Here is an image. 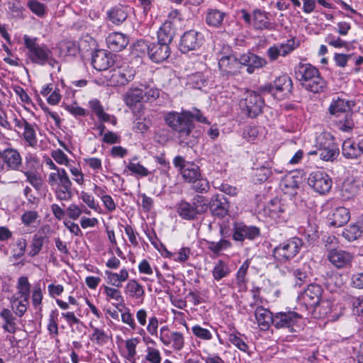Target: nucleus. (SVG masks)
<instances>
[{
  "instance_id": "1",
  "label": "nucleus",
  "mask_w": 363,
  "mask_h": 363,
  "mask_svg": "<svg viewBox=\"0 0 363 363\" xmlns=\"http://www.w3.org/2000/svg\"><path fill=\"white\" fill-rule=\"evenodd\" d=\"M166 124L178 135L179 144L182 147H193L198 143L196 137L192 134L194 128L193 120L200 123H207V119L198 109L182 110L179 113L170 111L164 117Z\"/></svg>"
},
{
  "instance_id": "2",
  "label": "nucleus",
  "mask_w": 363,
  "mask_h": 363,
  "mask_svg": "<svg viewBox=\"0 0 363 363\" xmlns=\"http://www.w3.org/2000/svg\"><path fill=\"white\" fill-rule=\"evenodd\" d=\"M295 74L302 87L308 91L320 93L326 88L318 69L310 64H299Z\"/></svg>"
},
{
  "instance_id": "3",
  "label": "nucleus",
  "mask_w": 363,
  "mask_h": 363,
  "mask_svg": "<svg viewBox=\"0 0 363 363\" xmlns=\"http://www.w3.org/2000/svg\"><path fill=\"white\" fill-rule=\"evenodd\" d=\"M23 41L28 50L27 56L32 62L41 66L48 64L51 67H55L59 64L52 57V51L46 45L38 44L35 38L24 35Z\"/></svg>"
},
{
  "instance_id": "4",
  "label": "nucleus",
  "mask_w": 363,
  "mask_h": 363,
  "mask_svg": "<svg viewBox=\"0 0 363 363\" xmlns=\"http://www.w3.org/2000/svg\"><path fill=\"white\" fill-rule=\"evenodd\" d=\"M303 245L301 239L294 237L276 246L272 250V255L277 262L284 264L294 259Z\"/></svg>"
},
{
  "instance_id": "5",
  "label": "nucleus",
  "mask_w": 363,
  "mask_h": 363,
  "mask_svg": "<svg viewBox=\"0 0 363 363\" xmlns=\"http://www.w3.org/2000/svg\"><path fill=\"white\" fill-rule=\"evenodd\" d=\"M242 112L251 118H255L262 113L264 101L259 94L247 91L245 97L240 101Z\"/></svg>"
},
{
  "instance_id": "6",
  "label": "nucleus",
  "mask_w": 363,
  "mask_h": 363,
  "mask_svg": "<svg viewBox=\"0 0 363 363\" xmlns=\"http://www.w3.org/2000/svg\"><path fill=\"white\" fill-rule=\"evenodd\" d=\"M135 50L145 52L147 50L150 58L155 62L167 60L170 55L169 46L160 42L147 44L145 40H139L135 45Z\"/></svg>"
},
{
  "instance_id": "7",
  "label": "nucleus",
  "mask_w": 363,
  "mask_h": 363,
  "mask_svg": "<svg viewBox=\"0 0 363 363\" xmlns=\"http://www.w3.org/2000/svg\"><path fill=\"white\" fill-rule=\"evenodd\" d=\"M308 184L315 191L325 194L330 190L333 182L327 173L318 170L310 174Z\"/></svg>"
},
{
  "instance_id": "8",
  "label": "nucleus",
  "mask_w": 363,
  "mask_h": 363,
  "mask_svg": "<svg viewBox=\"0 0 363 363\" xmlns=\"http://www.w3.org/2000/svg\"><path fill=\"white\" fill-rule=\"evenodd\" d=\"M135 72L132 69L117 68L110 70L104 77L111 86H124L134 78Z\"/></svg>"
},
{
  "instance_id": "9",
  "label": "nucleus",
  "mask_w": 363,
  "mask_h": 363,
  "mask_svg": "<svg viewBox=\"0 0 363 363\" xmlns=\"http://www.w3.org/2000/svg\"><path fill=\"white\" fill-rule=\"evenodd\" d=\"M322 293L323 289L320 285L309 284L298 296V299L307 308H312V307L319 303Z\"/></svg>"
},
{
  "instance_id": "10",
  "label": "nucleus",
  "mask_w": 363,
  "mask_h": 363,
  "mask_svg": "<svg viewBox=\"0 0 363 363\" xmlns=\"http://www.w3.org/2000/svg\"><path fill=\"white\" fill-rule=\"evenodd\" d=\"M300 318V315L294 311L279 312L274 315L273 325L276 328H286L289 333H294V326Z\"/></svg>"
},
{
  "instance_id": "11",
  "label": "nucleus",
  "mask_w": 363,
  "mask_h": 363,
  "mask_svg": "<svg viewBox=\"0 0 363 363\" xmlns=\"http://www.w3.org/2000/svg\"><path fill=\"white\" fill-rule=\"evenodd\" d=\"M91 64L99 71H106L114 64L113 55L105 50H98L92 55Z\"/></svg>"
},
{
  "instance_id": "12",
  "label": "nucleus",
  "mask_w": 363,
  "mask_h": 363,
  "mask_svg": "<svg viewBox=\"0 0 363 363\" xmlns=\"http://www.w3.org/2000/svg\"><path fill=\"white\" fill-rule=\"evenodd\" d=\"M218 67L223 76L229 77L240 72V65L235 56L227 55L219 60Z\"/></svg>"
},
{
  "instance_id": "13",
  "label": "nucleus",
  "mask_w": 363,
  "mask_h": 363,
  "mask_svg": "<svg viewBox=\"0 0 363 363\" xmlns=\"http://www.w3.org/2000/svg\"><path fill=\"white\" fill-rule=\"evenodd\" d=\"M233 238L237 241H243L245 239L254 240L260 234L258 228L251 225L247 226L242 223H237L234 224Z\"/></svg>"
},
{
  "instance_id": "14",
  "label": "nucleus",
  "mask_w": 363,
  "mask_h": 363,
  "mask_svg": "<svg viewBox=\"0 0 363 363\" xmlns=\"http://www.w3.org/2000/svg\"><path fill=\"white\" fill-rule=\"evenodd\" d=\"M201 42V34L194 30L185 32L181 38L179 43L180 50L185 53L196 50L200 46Z\"/></svg>"
},
{
  "instance_id": "15",
  "label": "nucleus",
  "mask_w": 363,
  "mask_h": 363,
  "mask_svg": "<svg viewBox=\"0 0 363 363\" xmlns=\"http://www.w3.org/2000/svg\"><path fill=\"white\" fill-rule=\"evenodd\" d=\"M328 259L337 268H345L350 266L353 255L344 250L333 249L329 251Z\"/></svg>"
},
{
  "instance_id": "16",
  "label": "nucleus",
  "mask_w": 363,
  "mask_h": 363,
  "mask_svg": "<svg viewBox=\"0 0 363 363\" xmlns=\"http://www.w3.org/2000/svg\"><path fill=\"white\" fill-rule=\"evenodd\" d=\"M209 208L213 216L220 218H224L228 214L229 203L224 196L216 195L208 202Z\"/></svg>"
},
{
  "instance_id": "17",
  "label": "nucleus",
  "mask_w": 363,
  "mask_h": 363,
  "mask_svg": "<svg viewBox=\"0 0 363 363\" xmlns=\"http://www.w3.org/2000/svg\"><path fill=\"white\" fill-rule=\"evenodd\" d=\"M1 159L8 169L18 170L22 165V159L18 151L14 148L9 147L1 152Z\"/></svg>"
},
{
  "instance_id": "18",
  "label": "nucleus",
  "mask_w": 363,
  "mask_h": 363,
  "mask_svg": "<svg viewBox=\"0 0 363 363\" xmlns=\"http://www.w3.org/2000/svg\"><path fill=\"white\" fill-rule=\"evenodd\" d=\"M354 116V113L351 110L345 113V114H342L340 116H335V118L330 122L339 130L342 132H350L355 125Z\"/></svg>"
},
{
  "instance_id": "19",
  "label": "nucleus",
  "mask_w": 363,
  "mask_h": 363,
  "mask_svg": "<svg viewBox=\"0 0 363 363\" xmlns=\"http://www.w3.org/2000/svg\"><path fill=\"white\" fill-rule=\"evenodd\" d=\"M354 106V103L350 101H345L344 99H337L334 100L328 108L329 120H333L335 116H340L342 114L351 111L352 107Z\"/></svg>"
},
{
  "instance_id": "20",
  "label": "nucleus",
  "mask_w": 363,
  "mask_h": 363,
  "mask_svg": "<svg viewBox=\"0 0 363 363\" xmlns=\"http://www.w3.org/2000/svg\"><path fill=\"white\" fill-rule=\"evenodd\" d=\"M106 43L109 49L118 52L123 50L128 45V38L122 33H112L107 36Z\"/></svg>"
},
{
  "instance_id": "21",
  "label": "nucleus",
  "mask_w": 363,
  "mask_h": 363,
  "mask_svg": "<svg viewBox=\"0 0 363 363\" xmlns=\"http://www.w3.org/2000/svg\"><path fill=\"white\" fill-rule=\"evenodd\" d=\"M128 16V7L122 4L116 5L107 11L108 19L116 26L123 23Z\"/></svg>"
},
{
  "instance_id": "22",
  "label": "nucleus",
  "mask_w": 363,
  "mask_h": 363,
  "mask_svg": "<svg viewBox=\"0 0 363 363\" xmlns=\"http://www.w3.org/2000/svg\"><path fill=\"white\" fill-rule=\"evenodd\" d=\"M255 316L259 327L262 330H267L271 324H273L274 315H272L269 310L262 306L256 308Z\"/></svg>"
},
{
  "instance_id": "23",
  "label": "nucleus",
  "mask_w": 363,
  "mask_h": 363,
  "mask_svg": "<svg viewBox=\"0 0 363 363\" xmlns=\"http://www.w3.org/2000/svg\"><path fill=\"white\" fill-rule=\"evenodd\" d=\"M174 35V29L172 22L170 20H167L157 31V41L169 45L172 41Z\"/></svg>"
},
{
  "instance_id": "24",
  "label": "nucleus",
  "mask_w": 363,
  "mask_h": 363,
  "mask_svg": "<svg viewBox=\"0 0 363 363\" xmlns=\"http://www.w3.org/2000/svg\"><path fill=\"white\" fill-rule=\"evenodd\" d=\"M48 182L52 186L55 185H57V186L72 185L67 172L64 169L51 172L49 174Z\"/></svg>"
},
{
  "instance_id": "25",
  "label": "nucleus",
  "mask_w": 363,
  "mask_h": 363,
  "mask_svg": "<svg viewBox=\"0 0 363 363\" xmlns=\"http://www.w3.org/2000/svg\"><path fill=\"white\" fill-rule=\"evenodd\" d=\"M89 106L101 121L111 122L113 125L116 124V118L104 112V108L98 99L90 101Z\"/></svg>"
},
{
  "instance_id": "26",
  "label": "nucleus",
  "mask_w": 363,
  "mask_h": 363,
  "mask_svg": "<svg viewBox=\"0 0 363 363\" xmlns=\"http://www.w3.org/2000/svg\"><path fill=\"white\" fill-rule=\"evenodd\" d=\"M330 224L335 227H340L347 223L350 220V212L345 207L337 208L330 218Z\"/></svg>"
},
{
  "instance_id": "27",
  "label": "nucleus",
  "mask_w": 363,
  "mask_h": 363,
  "mask_svg": "<svg viewBox=\"0 0 363 363\" xmlns=\"http://www.w3.org/2000/svg\"><path fill=\"white\" fill-rule=\"evenodd\" d=\"M277 92H283L284 95H288L291 92L293 83L291 79L286 74L278 77L273 82Z\"/></svg>"
},
{
  "instance_id": "28",
  "label": "nucleus",
  "mask_w": 363,
  "mask_h": 363,
  "mask_svg": "<svg viewBox=\"0 0 363 363\" xmlns=\"http://www.w3.org/2000/svg\"><path fill=\"white\" fill-rule=\"evenodd\" d=\"M253 27L256 30H264L270 28V23L268 21L267 13L255 9L253 11Z\"/></svg>"
},
{
  "instance_id": "29",
  "label": "nucleus",
  "mask_w": 363,
  "mask_h": 363,
  "mask_svg": "<svg viewBox=\"0 0 363 363\" xmlns=\"http://www.w3.org/2000/svg\"><path fill=\"white\" fill-rule=\"evenodd\" d=\"M177 213L179 216L186 220H194L199 215L191 203L182 201L178 206Z\"/></svg>"
},
{
  "instance_id": "30",
  "label": "nucleus",
  "mask_w": 363,
  "mask_h": 363,
  "mask_svg": "<svg viewBox=\"0 0 363 363\" xmlns=\"http://www.w3.org/2000/svg\"><path fill=\"white\" fill-rule=\"evenodd\" d=\"M180 173L185 182L188 183L195 182V179L201 177L199 167L191 162L186 164V167Z\"/></svg>"
},
{
  "instance_id": "31",
  "label": "nucleus",
  "mask_w": 363,
  "mask_h": 363,
  "mask_svg": "<svg viewBox=\"0 0 363 363\" xmlns=\"http://www.w3.org/2000/svg\"><path fill=\"white\" fill-rule=\"evenodd\" d=\"M0 316L4 320L3 328L5 331L10 333H15L16 330V324L15 317L9 309L4 308L0 313Z\"/></svg>"
},
{
  "instance_id": "32",
  "label": "nucleus",
  "mask_w": 363,
  "mask_h": 363,
  "mask_svg": "<svg viewBox=\"0 0 363 363\" xmlns=\"http://www.w3.org/2000/svg\"><path fill=\"white\" fill-rule=\"evenodd\" d=\"M22 126H23L24 129V132L23 133V139L29 146L33 147H35L37 145L38 140L33 125L29 123L27 121L23 119Z\"/></svg>"
},
{
  "instance_id": "33",
  "label": "nucleus",
  "mask_w": 363,
  "mask_h": 363,
  "mask_svg": "<svg viewBox=\"0 0 363 363\" xmlns=\"http://www.w3.org/2000/svg\"><path fill=\"white\" fill-rule=\"evenodd\" d=\"M225 16L224 12L218 9H210L207 13L206 21L209 26L219 27L222 24Z\"/></svg>"
},
{
  "instance_id": "34",
  "label": "nucleus",
  "mask_w": 363,
  "mask_h": 363,
  "mask_svg": "<svg viewBox=\"0 0 363 363\" xmlns=\"http://www.w3.org/2000/svg\"><path fill=\"white\" fill-rule=\"evenodd\" d=\"M332 303L328 300H320L319 303L312 307L313 313L317 318H323L331 313Z\"/></svg>"
},
{
  "instance_id": "35",
  "label": "nucleus",
  "mask_w": 363,
  "mask_h": 363,
  "mask_svg": "<svg viewBox=\"0 0 363 363\" xmlns=\"http://www.w3.org/2000/svg\"><path fill=\"white\" fill-rule=\"evenodd\" d=\"M144 98V91L140 89L130 90L125 96V102L129 107L135 106Z\"/></svg>"
},
{
  "instance_id": "36",
  "label": "nucleus",
  "mask_w": 363,
  "mask_h": 363,
  "mask_svg": "<svg viewBox=\"0 0 363 363\" xmlns=\"http://www.w3.org/2000/svg\"><path fill=\"white\" fill-rule=\"evenodd\" d=\"M338 154L339 149L333 143L318 150L320 158L325 161L334 160Z\"/></svg>"
},
{
  "instance_id": "37",
  "label": "nucleus",
  "mask_w": 363,
  "mask_h": 363,
  "mask_svg": "<svg viewBox=\"0 0 363 363\" xmlns=\"http://www.w3.org/2000/svg\"><path fill=\"white\" fill-rule=\"evenodd\" d=\"M18 294L24 298V302L29 301L30 293V284L27 277H21L17 283Z\"/></svg>"
},
{
  "instance_id": "38",
  "label": "nucleus",
  "mask_w": 363,
  "mask_h": 363,
  "mask_svg": "<svg viewBox=\"0 0 363 363\" xmlns=\"http://www.w3.org/2000/svg\"><path fill=\"white\" fill-rule=\"evenodd\" d=\"M125 292L135 298H140L144 295V289L143 286L135 280H130L126 286Z\"/></svg>"
},
{
  "instance_id": "39",
  "label": "nucleus",
  "mask_w": 363,
  "mask_h": 363,
  "mask_svg": "<svg viewBox=\"0 0 363 363\" xmlns=\"http://www.w3.org/2000/svg\"><path fill=\"white\" fill-rule=\"evenodd\" d=\"M362 228V226L357 224L350 225L343 230L342 235L348 241H354L361 237Z\"/></svg>"
},
{
  "instance_id": "40",
  "label": "nucleus",
  "mask_w": 363,
  "mask_h": 363,
  "mask_svg": "<svg viewBox=\"0 0 363 363\" xmlns=\"http://www.w3.org/2000/svg\"><path fill=\"white\" fill-rule=\"evenodd\" d=\"M359 150L357 148L354 143L350 140L344 141L342 145V153L348 159L357 158L359 155Z\"/></svg>"
},
{
  "instance_id": "41",
  "label": "nucleus",
  "mask_w": 363,
  "mask_h": 363,
  "mask_svg": "<svg viewBox=\"0 0 363 363\" xmlns=\"http://www.w3.org/2000/svg\"><path fill=\"white\" fill-rule=\"evenodd\" d=\"M29 301L24 302L23 300H19L18 298L13 296L11 300V308L16 315L22 317L27 311V307Z\"/></svg>"
},
{
  "instance_id": "42",
  "label": "nucleus",
  "mask_w": 363,
  "mask_h": 363,
  "mask_svg": "<svg viewBox=\"0 0 363 363\" xmlns=\"http://www.w3.org/2000/svg\"><path fill=\"white\" fill-rule=\"evenodd\" d=\"M191 203L199 215L205 213L209 207L208 200L201 195L194 196Z\"/></svg>"
},
{
  "instance_id": "43",
  "label": "nucleus",
  "mask_w": 363,
  "mask_h": 363,
  "mask_svg": "<svg viewBox=\"0 0 363 363\" xmlns=\"http://www.w3.org/2000/svg\"><path fill=\"white\" fill-rule=\"evenodd\" d=\"M230 272L229 268L223 261L218 260L213 269V278L219 281L225 277Z\"/></svg>"
},
{
  "instance_id": "44",
  "label": "nucleus",
  "mask_w": 363,
  "mask_h": 363,
  "mask_svg": "<svg viewBox=\"0 0 363 363\" xmlns=\"http://www.w3.org/2000/svg\"><path fill=\"white\" fill-rule=\"evenodd\" d=\"M208 248L214 254H219L221 251L230 247V242L225 239H221L218 242L207 241Z\"/></svg>"
},
{
  "instance_id": "45",
  "label": "nucleus",
  "mask_w": 363,
  "mask_h": 363,
  "mask_svg": "<svg viewBox=\"0 0 363 363\" xmlns=\"http://www.w3.org/2000/svg\"><path fill=\"white\" fill-rule=\"evenodd\" d=\"M249 268L247 261H245L239 268L236 274V283L240 289L245 287L246 275Z\"/></svg>"
},
{
  "instance_id": "46",
  "label": "nucleus",
  "mask_w": 363,
  "mask_h": 363,
  "mask_svg": "<svg viewBox=\"0 0 363 363\" xmlns=\"http://www.w3.org/2000/svg\"><path fill=\"white\" fill-rule=\"evenodd\" d=\"M55 194L60 201L70 200L72 197V185L57 186Z\"/></svg>"
},
{
  "instance_id": "47",
  "label": "nucleus",
  "mask_w": 363,
  "mask_h": 363,
  "mask_svg": "<svg viewBox=\"0 0 363 363\" xmlns=\"http://www.w3.org/2000/svg\"><path fill=\"white\" fill-rule=\"evenodd\" d=\"M104 292L108 298L116 301V307L119 305L122 306L123 304L124 300L118 289L106 286H104Z\"/></svg>"
},
{
  "instance_id": "48",
  "label": "nucleus",
  "mask_w": 363,
  "mask_h": 363,
  "mask_svg": "<svg viewBox=\"0 0 363 363\" xmlns=\"http://www.w3.org/2000/svg\"><path fill=\"white\" fill-rule=\"evenodd\" d=\"M27 6L33 13L40 17L45 14L46 6L37 0H29L27 3Z\"/></svg>"
},
{
  "instance_id": "49",
  "label": "nucleus",
  "mask_w": 363,
  "mask_h": 363,
  "mask_svg": "<svg viewBox=\"0 0 363 363\" xmlns=\"http://www.w3.org/2000/svg\"><path fill=\"white\" fill-rule=\"evenodd\" d=\"M44 237L38 234L35 235L33 238L32 243L30 245V250L29 255L34 257L39 253L43 245Z\"/></svg>"
},
{
  "instance_id": "50",
  "label": "nucleus",
  "mask_w": 363,
  "mask_h": 363,
  "mask_svg": "<svg viewBox=\"0 0 363 363\" xmlns=\"http://www.w3.org/2000/svg\"><path fill=\"white\" fill-rule=\"evenodd\" d=\"M127 168L133 174L139 175L140 177H147L150 173L147 168L140 164V163L129 162Z\"/></svg>"
},
{
  "instance_id": "51",
  "label": "nucleus",
  "mask_w": 363,
  "mask_h": 363,
  "mask_svg": "<svg viewBox=\"0 0 363 363\" xmlns=\"http://www.w3.org/2000/svg\"><path fill=\"white\" fill-rule=\"evenodd\" d=\"M191 183H193V189L199 193L207 192L210 189L208 180L201 178V177L195 179V182H192Z\"/></svg>"
},
{
  "instance_id": "52",
  "label": "nucleus",
  "mask_w": 363,
  "mask_h": 363,
  "mask_svg": "<svg viewBox=\"0 0 363 363\" xmlns=\"http://www.w3.org/2000/svg\"><path fill=\"white\" fill-rule=\"evenodd\" d=\"M172 347L176 351L181 350L184 346V338L179 332H172L171 333Z\"/></svg>"
},
{
  "instance_id": "53",
  "label": "nucleus",
  "mask_w": 363,
  "mask_h": 363,
  "mask_svg": "<svg viewBox=\"0 0 363 363\" xmlns=\"http://www.w3.org/2000/svg\"><path fill=\"white\" fill-rule=\"evenodd\" d=\"M192 333L198 338L204 340H209L212 338L211 332L206 328H203L199 325H196L192 328Z\"/></svg>"
},
{
  "instance_id": "54",
  "label": "nucleus",
  "mask_w": 363,
  "mask_h": 363,
  "mask_svg": "<svg viewBox=\"0 0 363 363\" xmlns=\"http://www.w3.org/2000/svg\"><path fill=\"white\" fill-rule=\"evenodd\" d=\"M94 333L91 335V340H95L97 344L102 345L107 342L108 335L103 330L97 328H93Z\"/></svg>"
},
{
  "instance_id": "55",
  "label": "nucleus",
  "mask_w": 363,
  "mask_h": 363,
  "mask_svg": "<svg viewBox=\"0 0 363 363\" xmlns=\"http://www.w3.org/2000/svg\"><path fill=\"white\" fill-rule=\"evenodd\" d=\"M38 217V214L35 211H28L21 216V220L25 225L29 226L34 223Z\"/></svg>"
},
{
  "instance_id": "56",
  "label": "nucleus",
  "mask_w": 363,
  "mask_h": 363,
  "mask_svg": "<svg viewBox=\"0 0 363 363\" xmlns=\"http://www.w3.org/2000/svg\"><path fill=\"white\" fill-rule=\"evenodd\" d=\"M43 293L39 284L35 285L32 292V303L33 305L37 308L42 303Z\"/></svg>"
},
{
  "instance_id": "57",
  "label": "nucleus",
  "mask_w": 363,
  "mask_h": 363,
  "mask_svg": "<svg viewBox=\"0 0 363 363\" xmlns=\"http://www.w3.org/2000/svg\"><path fill=\"white\" fill-rule=\"evenodd\" d=\"M52 157L60 164L69 166V160L65 152L61 150H57L52 152Z\"/></svg>"
},
{
  "instance_id": "58",
  "label": "nucleus",
  "mask_w": 363,
  "mask_h": 363,
  "mask_svg": "<svg viewBox=\"0 0 363 363\" xmlns=\"http://www.w3.org/2000/svg\"><path fill=\"white\" fill-rule=\"evenodd\" d=\"M146 360L151 363H160L161 356L158 350L152 347L147 348V354L145 356Z\"/></svg>"
},
{
  "instance_id": "59",
  "label": "nucleus",
  "mask_w": 363,
  "mask_h": 363,
  "mask_svg": "<svg viewBox=\"0 0 363 363\" xmlns=\"http://www.w3.org/2000/svg\"><path fill=\"white\" fill-rule=\"evenodd\" d=\"M228 340L230 343L235 345L236 347L240 349L242 351L245 352L248 347L246 343L238 336L235 334H230Z\"/></svg>"
},
{
  "instance_id": "60",
  "label": "nucleus",
  "mask_w": 363,
  "mask_h": 363,
  "mask_svg": "<svg viewBox=\"0 0 363 363\" xmlns=\"http://www.w3.org/2000/svg\"><path fill=\"white\" fill-rule=\"evenodd\" d=\"M24 174L28 182L34 187L39 188L42 186V179L40 176L32 172H25Z\"/></svg>"
},
{
  "instance_id": "61",
  "label": "nucleus",
  "mask_w": 363,
  "mask_h": 363,
  "mask_svg": "<svg viewBox=\"0 0 363 363\" xmlns=\"http://www.w3.org/2000/svg\"><path fill=\"white\" fill-rule=\"evenodd\" d=\"M80 198L90 208L97 210L99 205L98 203H96L92 195L89 194L86 192L82 191Z\"/></svg>"
},
{
  "instance_id": "62",
  "label": "nucleus",
  "mask_w": 363,
  "mask_h": 363,
  "mask_svg": "<svg viewBox=\"0 0 363 363\" xmlns=\"http://www.w3.org/2000/svg\"><path fill=\"white\" fill-rule=\"evenodd\" d=\"M357 192V188L352 184H348L344 185L342 189V196L345 199H350L353 198Z\"/></svg>"
},
{
  "instance_id": "63",
  "label": "nucleus",
  "mask_w": 363,
  "mask_h": 363,
  "mask_svg": "<svg viewBox=\"0 0 363 363\" xmlns=\"http://www.w3.org/2000/svg\"><path fill=\"white\" fill-rule=\"evenodd\" d=\"M121 320L123 323L129 325V327L131 329L135 330L136 328V324L135 323L133 316L130 313V311L128 308H127L126 311H125L123 313H122Z\"/></svg>"
},
{
  "instance_id": "64",
  "label": "nucleus",
  "mask_w": 363,
  "mask_h": 363,
  "mask_svg": "<svg viewBox=\"0 0 363 363\" xmlns=\"http://www.w3.org/2000/svg\"><path fill=\"white\" fill-rule=\"evenodd\" d=\"M354 311L358 314H363V296L352 298Z\"/></svg>"
}]
</instances>
